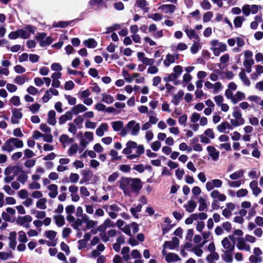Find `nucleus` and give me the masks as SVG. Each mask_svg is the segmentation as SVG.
<instances>
[{
	"label": "nucleus",
	"instance_id": "1",
	"mask_svg": "<svg viewBox=\"0 0 263 263\" xmlns=\"http://www.w3.org/2000/svg\"><path fill=\"white\" fill-rule=\"evenodd\" d=\"M119 183L120 189L126 195H129L132 192H138L142 187L141 180L138 178L122 177Z\"/></svg>",
	"mask_w": 263,
	"mask_h": 263
},
{
	"label": "nucleus",
	"instance_id": "2",
	"mask_svg": "<svg viewBox=\"0 0 263 263\" xmlns=\"http://www.w3.org/2000/svg\"><path fill=\"white\" fill-rule=\"evenodd\" d=\"M144 153V146L141 144L138 145L133 141H128L126 143V147L122 151V153L126 155V158L129 160L138 159Z\"/></svg>",
	"mask_w": 263,
	"mask_h": 263
},
{
	"label": "nucleus",
	"instance_id": "3",
	"mask_svg": "<svg viewBox=\"0 0 263 263\" xmlns=\"http://www.w3.org/2000/svg\"><path fill=\"white\" fill-rule=\"evenodd\" d=\"M210 50L213 52L214 55L218 57L221 52H225L227 50V45L220 42L217 39H214L210 41Z\"/></svg>",
	"mask_w": 263,
	"mask_h": 263
},
{
	"label": "nucleus",
	"instance_id": "4",
	"mask_svg": "<svg viewBox=\"0 0 263 263\" xmlns=\"http://www.w3.org/2000/svg\"><path fill=\"white\" fill-rule=\"evenodd\" d=\"M232 116L234 119L230 120V123L234 127H237L245 123V119L242 117V114L238 107H234Z\"/></svg>",
	"mask_w": 263,
	"mask_h": 263
},
{
	"label": "nucleus",
	"instance_id": "5",
	"mask_svg": "<svg viewBox=\"0 0 263 263\" xmlns=\"http://www.w3.org/2000/svg\"><path fill=\"white\" fill-rule=\"evenodd\" d=\"M103 208L107 212L109 216L112 219H116L118 216V213L121 211L120 208L116 204H105Z\"/></svg>",
	"mask_w": 263,
	"mask_h": 263
},
{
	"label": "nucleus",
	"instance_id": "6",
	"mask_svg": "<svg viewBox=\"0 0 263 263\" xmlns=\"http://www.w3.org/2000/svg\"><path fill=\"white\" fill-rule=\"evenodd\" d=\"M35 31V28L31 26L17 30V37H20L23 39H27L31 33L34 34Z\"/></svg>",
	"mask_w": 263,
	"mask_h": 263
},
{
	"label": "nucleus",
	"instance_id": "7",
	"mask_svg": "<svg viewBox=\"0 0 263 263\" xmlns=\"http://www.w3.org/2000/svg\"><path fill=\"white\" fill-rule=\"evenodd\" d=\"M126 127L130 132L132 136H137L140 130V125L135 120H132L128 122L126 125Z\"/></svg>",
	"mask_w": 263,
	"mask_h": 263
},
{
	"label": "nucleus",
	"instance_id": "8",
	"mask_svg": "<svg viewBox=\"0 0 263 263\" xmlns=\"http://www.w3.org/2000/svg\"><path fill=\"white\" fill-rule=\"evenodd\" d=\"M6 212H3L2 218L6 221L14 222L15 220V210L12 208H7Z\"/></svg>",
	"mask_w": 263,
	"mask_h": 263
},
{
	"label": "nucleus",
	"instance_id": "9",
	"mask_svg": "<svg viewBox=\"0 0 263 263\" xmlns=\"http://www.w3.org/2000/svg\"><path fill=\"white\" fill-rule=\"evenodd\" d=\"M93 140V134L90 132H85L80 139V144L83 148L86 147Z\"/></svg>",
	"mask_w": 263,
	"mask_h": 263
},
{
	"label": "nucleus",
	"instance_id": "10",
	"mask_svg": "<svg viewBox=\"0 0 263 263\" xmlns=\"http://www.w3.org/2000/svg\"><path fill=\"white\" fill-rule=\"evenodd\" d=\"M6 177L5 180L6 182H9L14 179L16 175V167L15 166H8L5 171Z\"/></svg>",
	"mask_w": 263,
	"mask_h": 263
},
{
	"label": "nucleus",
	"instance_id": "11",
	"mask_svg": "<svg viewBox=\"0 0 263 263\" xmlns=\"http://www.w3.org/2000/svg\"><path fill=\"white\" fill-rule=\"evenodd\" d=\"M234 238L233 235H230L228 237H224L221 241V245L224 249V251H233L235 249L234 243H232L230 239L232 240Z\"/></svg>",
	"mask_w": 263,
	"mask_h": 263
},
{
	"label": "nucleus",
	"instance_id": "12",
	"mask_svg": "<svg viewBox=\"0 0 263 263\" xmlns=\"http://www.w3.org/2000/svg\"><path fill=\"white\" fill-rule=\"evenodd\" d=\"M206 150L210 157L213 161H216L219 157V152L217 151L215 147L212 145L208 146Z\"/></svg>",
	"mask_w": 263,
	"mask_h": 263
},
{
	"label": "nucleus",
	"instance_id": "13",
	"mask_svg": "<svg viewBox=\"0 0 263 263\" xmlns=\"http://www.w3.org/2000/svg\"><path fill=\"white\" fill-rule=\"evenodd\" d=\"M31 221L32 217L30 215L17 217V224L22 226L25 228H29Z\"/></svg>",
	"mask_w": 263,
	"mask_h": 263
},
{
	"label": "nucleus",
	"instance_id": "14",
	"mask_svg": "<svg viewBox=\"0 0 263 263\" xmlns=\"http://www.w3.org/2000/svg\"><path fill=\"white\" fill-rule=\"evenodd\" d=\"M36 39L40 42L41 46H45L49 45L52 42L50 37H46V34L44 33H40L36 37Z\"/></svg>",
	"mask_w": 263,
	"mask_h": 263
},
{
	"label": "nucleus",
	"instance_id": "15",
	"mask_svg": "<svg viewBox=\"0 0 263 263\" xmlns=\"http://www.w3.org/2000/svg\"><path fill=\"white\" fill-rule=\"evenodd\" d=\"M16 147V139L10 138L3 146V150L10 152Z\"/></svg>",
	"mask_w": 263,
	"mask_h": 263
},
{
	"label": "nucleus",
	"instance_id": "16",
	"mask_svg": "<svg viewBox=\"0 0 263 263\" xmlns=\"http://www.w3.org/2000/svg\"><path fill=\"white\" fill-rule=\"evenodd\" d=\"M179 245V240L177 237H173L171 241H165L163 245L164 249L168 248L174 250L178 247Z\"/></svg>",
	"mask_w": 263,
	"mask_h": 263
},
{
	"label": "nucleus",
	"instance_id": "17",
	"mask_svg": "<svg viewBox=\"0 0 263 263\" xmlns=\"http://www.w3.org/2000/svg\"><path fill=\"white\" fill-rule=\"evenodd\" d=\"M179 59V54H172L168 53L163 61V64L166 67H169L174 63L176 60Z\"/></svg>",
	"mask_w": 263,
	"mask_h": 263
},
{
	"label": "nucleus",
	"instance_id": "18",
	"mask_svg": "<svg viewBox=\"0 0 263 263\" xmlns=\"http://www.w3.org/2000/svg\"><path fill=\"white\" fill-rule=\"evenodd\" d=\"M210 196L214 200H217V201H224L227 199L226 196L220 193L217 190H213L210 194Z\"/></svg>",
	"mask_w": 263,
	"mask_h": 263
},
{
	"label": "nucleus",
	"instance_id": "19",
	"mask_svg": "<svg viewBox=\"0 0 263 263\" xmlns=\"http://www.w3.org/2000/svg\"><path fill=\"white\" fill-rule=\"evenodd\" d=\"M249 187L255 197H257L262 192L261 189L258 186V182L256 180L251 181L249 184Z\"/></svg>",
	"mask_w": 263,
	"mask_h": 263
},
{
	"label": "nucleus",
	"instance_id": "20",
	"mask_svg": "<svg viewBox=\"0 0 263 263\" xmlns=\"http://www.w3.org/2000/svg\"><path fill=\"white\" fill-rule=\"evenodd\" d=\"M253 53L250 50H246L244 52V61L243 63V65H253L254 63V60L252 59Z\"/></svg>",
	"mask_w": 263,
	"mask_h": 263
},
{
	"label": "nucleus",
	"instance_id": "21",
	"mask_svg": "<svg viewBox=\"0 0 263 263\" xmlns=\"http://www.w3.org/2000/svg\"><path fill=\"white\" fill-rule=\"evenodd\" d=\"M49 191L48 196L51 198H55L58 194V186L55 184H51L47 187Z\"/></svg>",
	"mask_w": 263,
	"mask_h": 263
},
{
	"label": "nucleus",
	"instance_id": "22",
	"mask_svg": "<svg viewBox=\"0 0 263 263\" xmlns=\"http://www.w3.org/2000/svg\"><path fill=\"white\" fill-rule=\"evenodd\" d=\"M87 110V108L82 104H79L74 105L70 111L72 115L74 114L75 115H78L79 114L85 112Z\"/></svg>",
	"mask_w": 263,
	"mask_h": 263
},
{
	"label": "nucleus",
	"instance_id": "23",
	"mask_svg": "<svg viewBox=\"0 0 263 263\" xmlns=\"http://www.w3.org/2000/svg\"><path fill=\"white\" fill-rule=\"evenodd\" d=\"M236 247L239 250H245L248 252L250 251L251 247L250 245L247 244L242 238L238 239Z\"/></svg>",
	"mask_w": 263,
	"mask_h": 263
},
{
	"label": "nucleus",
	"instance_id": "24",
	"mask_svg": "<svg viewBox=\"0 0 263 263\" xmlns=\"http://www.w3.org/2000/svg\"><path fill=\"white\" fill-rule=\"evenodd\" d=\"M231 124H230L229 122L227 121L222 122L219 125H217L216 128L217 130L220 132V133H228V132H226V129L229 130H232V127Z\"/></svg>",
	"mask_w": 263,
	"mask_h": 263
},
{
	"label": "nucleus",
	"instance_id": "25",
	"mask_svg": "<svg viewBox=\"0 0 263 263\" xmlns=\"http://www.w3.org/2000/svg\"><path fill=\"white\" fill-rule=\"evenodd\" d=\"M59 141L63 146L65 147L69 144L72 143L73 140L72 138H70L67 135L62 134L59 138Z\"/></svg>",
	"mask_w": 263,
	"mask_h": 263
},
{
	"label": "nucleus",
	"instance_id": "26",
	"mask_svg": "<svg viewBox=\"0 0 263 263\" xmlns=\"http://www.w3.org/2000/svg\"><path fill=\"white\" fill-rule=\"evenodd\" d=\"M108 125L107 123H102L101 125L97 128L96 130V134L98 137H102L104 133L108 132Z\"/></svg>",
	"mask_w": 263,
	"mask_h": 263
},
{
	"label": "nucleus",
	"instance_id": "27",
	"mask_svg": "<svg viewBox=\"0 0 263 263\" xmlns=\"http://www.w3.org/2000/svg\"><path fill=\"white\" fill-rule=\"evenodd\" d=\"M158 9L165 13H173L176 9V6L174 5H162L158 8Z\"/></svg>",
	"mask_w": 263,
	"mask_h": 263
},
{
	"label": "nucleus",
	"instance_id": "28",
	"mask_svg": "<svg viewBox=\"0 0 263 263\" xmlns=\"http://www.w3.org/2000/svg\"><path fill=\"white\" fill-rule=\"evenodd\" d=\"M72 113L68 111L64 115H62L59 119V123L60 125L65 124L67 121L71 120L72 119Z\"/></svg>",
	"mask_w": 263,
	"mask_h": 263
},
{
	"label": "nucleus",
	"instance_id": "29",
	"mask_svg": "<svg viewBox=\"0 0 263 263\" xmlns=\"http://www.w3.org/2000/svg\"><path fill=\"white\" fill-rule=\"evenodd\" d=\"M202 44L200 42V39L197 40V41H193L192 45L190 48L191 52L192 54H195L201 49Z\"/></svg>",
	"mask_w": 263,
	"mask_h": 263
},
{
	"label": "nucleus",
	"instance_id": "30",
	"mask_svg": "<svg viewBox=\"0 0 263 263\" xmlns=\"http://www.w3.org/2000/svg\"><path fill=\"white\" fill-rule=\"evenodd\" d=\"M135 5L143 10L144 12H147L149 11V8L147 7L148 3L146 0H137Z\"/></svg>",
	"mask_w": 263,
	"mask_h": 263
},
{
	"label": "nucleus",
	"instance_id": "31",
	"mask_svg": "<svg viewBox=\"0 0 263 263\" xmlns=\"http://www.w3.org/2000/svg\"><path fill=\"white\" fill-rule=\"evenodd\" d=\"M47 116V122L51 125H55L57 123L55 112L53 110H51L48 112Z\"/></svg>",
	"mask_w": 263,
	"mask_h": 263
},
{
	"label": "nucleus",
	"instance_id": "32",
	"mask_svg": "<svg viewBox=\"0 0 263 263\" xmlns=\"http://www.w3.org/2000/svg\"><path fill=\"white\" fill-rule=\"evenodd\" d=\"M165 260L167 262H171L180 261L181 259L177 254L174 253H168L166 256Z\"/></svg>",
	"mask_w": 263,
	"mask_h": 263
},
{
	"label": "nucleus",
	"instance_id": "33",
	"mask_svg": "<svg viewBox=\"0 0 263 263\" xmlns=\"http://www.w3.org/2000/svg\"><path fill=\"white\" fill-rule=\"evenodd\" d=\"M196 203L194 200H189L186 204L184 205V208L186 211L189 213L193 212L196 207Z\"/></svg>",
	"mask_w": 263,
	"mask_h": 263
},
{
	"label": "nucleus",
	"instance_id": "34",
	"mask_svg": "<svg viewBox=\"0 0 263 263\" xmlns=\"http://www.w3.org/2000/svg\"><path fill=\"white\" fill-rule=\"evenodd\" d=\"M53 219L55 224L58 227H62L65 223V218L64 216L61 215H54L53 216Z\"/></svg>",
	"mask_w": 263,
	"mask_h": 263
},
{
	"label": "nucleus",
	"instance_id": "35",
	"mask_svg": "<svg viewBox=\"0 0 263 263\" xmlns=\"http://www.w3.org/2000/svg\"><path fill=\"white\" fill-rule=\"evenodd\" d=\"M184 31L186 33L187 37L190 39H195L197 40L199 39V37L198 35L196 33V32L194 30H193L190 28H189V27H186V28L184 29Z\"/></svg>",
	"mask_w": 263,
	"mask_h": 263
},
{
	"label": "nucleus",
	"instance_id": "36",
	"mask_svg": "<svg viewBox=\"0 0 263 263\" xmlns=\"http://www.w3.org/2000/svg\"><path fill=\"white\" fill-rule=\"evenodd\" d=\"M245 99V95L241 91H237L234 95L232 100V103L236 104L238 102L243 100Z\"/></svg>",
	"mask_w": 263,
	"mask_h": 263
},
{
	"label": "nucleus",
	"instance_id": "37",
	"mask_svg": "<svg viewBox=\"0 0 263 263\" xmlns=\"http://www.w3.org/2000/svg\"><path fill=\"white\" fill-rule=\"evenodd\" d=\"M224 254L222 255L223 260L227 263H231L233 260L232 252L230 251H222Z\"/></svg>",
	"mask_w": 263,
	"mask_h": 263
},
{
	"label": "nucleus",
	"instance_id": "38",
	"mask_svg": "<svg viewBox=\"0 0 263 263\" xmlns=\"http://www.w3.org/2000/svg\"><path fill=\"white\" fill-rule=\"evenodd\" d=\"M184 95L182 90H179L176 95H175L172 100V102L175 105H177Z\"/></svg>",
	"mask_w": 263,
	"mask_h": 263
},
{
	"label": "nucleus",
	"instance_id": "39",
	"mask_svg": "<svg viewBox=\"0 0 263 263\" xmlns=\"http://www.w3.org/2000/svg\"><path fill=\"white\" fill-rule=\"evenodd\" d=\"M111 125L115 132H119L123 127L124 123L122 121H115L111 122Z\"/></svg>",
	"mask_w": 263,
	"mask_h": 263
},
{
	"label": "nucleus",
	"instance_id": "40",
	"mask_svg": "<svg viewBox=\"0 0 263 263\" xmlns=\"http://www.w3.org/2000/svg\"><path fill=\"white\" fill-rule=\"evenodd\" d=\"M83 177L81 179L80 183L83 184L85 182L88 181L92 176V173L89 170H85L83 172Z\"/></svg>",
	"mask_w": 263,
	"mask_h": 263
},
{
	"label": "nucleus",
	"instance_id": "41",
	"mask_svg": "<svg viewBox=\"0 0 263 263\" xmlns=\"http://www.w3.org/2000/svg\"><path fill=\"white\" fill-rule=\"evenodd\" d=\"M47 200L45 198L39 199L36 203V207L41 210H45L47 208Z\"/></svg>",
	"mask_w": 263,
	"mask_h": 263
},
{
	"label": "nucleus",
	"instance_id": "42",
	"mask_svg": "<svg viewBox=\"0 0 263 263\" xmlns=\"http://www.w3.org/2000/svg\"><path fill=\"white\" fill-rule=\"evenodd\" d=\"M244 173V170H240L231 174L229 177L231 179L233 180H236L241 178L243 176Z\"/></svg>",
	"mask_w": 263,
	"mask_h": 263
},
{
	"label": "nucleus",
	"instance_id": "43",
	"mask_svg": "<svg viewBox=\"0 0 263 263\" xmlns=\"http://www.w3.org/2000/svg\"><path fill=\"white\" fill-rule=\"evenodd\" d=\"M198 202H199V207H198V210L199 211H203L208 207V203L206 202V199L202 197H200L198 198Z\"/></svg>",
	"mask_w": 263,
	"mask_h": 263
},
{
	"label": "nucleus",
	"instance_id": "44",
	"mask_svg": "<svg viewBox=\"0 0 263 263\" xmlns=\"http://www.w3.org/2000/svg\"><path fill=\"white\" fill-rule=\"evenodd\" d=\"M239 77L245 85L247 86H249L250 85V81L247 77L245 71L243 70H242L239 73Z\"/></svg>",
	"mask_w": 263,
	"mask_h": 263
},
{
	"label": "nucleus",
	"instance_id": "45",
	"mask_svg": "<svg viewBox=\"0 0 263 263\" xmlns=\"http://www.w3.org/2000/svg\"><path fill=\"white\" fill-rule=\"evenodd\" d=\"M102 101L106 104H111L114 101V97L110 95H108L104 93L102 94Z\"/></svg>",
	"mask_w": 263,
	"mask_h": 263
},
{
	"label": "nucleus",
	"instance_id": "46",
	"mask_svg": "<svg viewBox=\"0 0 263 263\" xmlns=\"http://www.w3.org/2000/svg\"><path fill=\"white\" fill-rule=\"evenodd\" d=\"M83 44L85 46L91 48H95L97 45V42L92 39H89L87 40H85L83 42Z\"/></svg>",
	"mask_w": 263,
	"mask_h": 263
},
{
	"label": "nucleus",
	"instance_id": "47",
	"mask_svg": "<svg viewBox=\"0 0 263 263\" xmlns=\"http://www.w3.org/2000/svg\"><path fill=\"white\" fill-rule=\"evenodd\" d=\"M245 18L243 16H239L236 17L234 20V24L236 28H240L241 27L243 22Z\"/></svg>",
	"mask_w": 263,
	"mask_h": 263
},
{
	"label": "nucleus",
	"instance_id": "48",
	"mask_svg": "<svg viewBox=\"0 0 263 263\" xmlns=\"http://www.w3.org/2000/svg\"><path fill=\"white\" fill-rule=\"evenodd\" d=\"M187 48L188 46L187 44L182 42H180L176 45V46L174 47L173 50L176 51H182L187 49Z\"/></svg>",
	"mask_w": 263,
	"mask_h": 263
},
{
	"label": "nucleus",
	"instance_id": "49",
	"mask_svg": "<svg viewBox=\"0 0 263 263\" xmlns=\"http://www.w3.org/2000/svg\"><path fill=\"white\" fill-rule=\"evenodd\" d=\"M219 258V255L217 252H212L207 255L206 259L208 261H214L217 260Z\"/></svg>",
	"mask_w": 263,
	"mask_h": 263
},
{
	"label": "nucleus",
	"instance_id": "50",
	"mask_svg": "<svg viewBox=\"0 0 263 263\" xmlns=\"http://www.w3.org/2000/svg\"><path fill=\"white\" fill-rule=\"evenodd\" d=\"M79 146L76 143L72 144L70 146L68 150V154L69 156H72L76 154L78 151Z\"/></svg>",
	"mask_w": 263,
	"mask_h": 263
},
{
	"label": "nucleus",
	"instance_id": "51",
	"mask_svg": "<svg viewBox=\"0 0 263 263\" xmlns=\"http://www.w3.org/2000/svg\"><path fill=\"white\" fill-rule=\"evenodd\" d=\"M32 214L35 215V217L37 219H43L46 217V213L43 211H32Z\"/></svg>",
	"mask_w": 263,
	"mask_h": 263
},
{
	"label": "nucleus",
	"instance_id": "52",
	"mask_svg": "<svg viewBox=\"0 0 263 263\" xmlns=\"http://www.w3.org/2000/svg\"><path fill=\"white\" fill-rule=\"evenodd\" d=\"M57 232L53 230H48L45 232V235L50 240L54 239L57 236Z\"/></svg>",
	"mask_w": 263,
	"mask_h": 263
},
{
	"label": "nucleus",
	"instance_id": "53",
	"mask_svg": "<svg viewBox=\"0 0 263 263\" xmlns=\"http://www.w3.org/2000/svg\"><path fill=\"white\" fill-rule=\"evenodd\" d=\"M119 177V173L117 172H114L108 178V181L110 183H114Z\"/></svg>",
	"mask_w": 263,
	"mask_h": 263
},
{
	"label": "nucleus",
	"instance_id": "54",
	"mask_svg": "<svg viewBox=\"0 0 263 263\" xmlns=\"http://www.w3.org/2000/svg\"><path fill=\"white\" fill-rule=\"evenodd\" d=\"M109 155L111 156L112 160L114 161L119 160L122 158V156H118V153L114 149L110 151Z\"/></svg>",
	"mask_w": 263,
	"mask_h": 263
},
{
	"label": "nucleus",
	"instance_id": "55",
	"mask_svg": "<svg viewBox=\"0 0 263 263\" xmlns=\"http://www.w3.org/2000/svg\"><path fill=\"white\" fill-rule=\"evenodd\" d=\"M79 178L80 176L78 174L72 173L69 175V181L71 183H76L78 181Z\"/></svg>",
	"mask_w": 263,
	"mask_h": 263
},
{
	"label": "nucleus",
	"instance_id": "56",
	"mask_svg": "<svg viewBox=\"0 0 263 263\" xmlns=\"http://www.w3.org/2000/svg\"><path fill=\"white\" fill-rule=\"evenodd\" d=\"M82 219H76L73 223L71 224L72 228L75 230H79L82 225Z\"/></svg>",
	"mask_w": 263,
	"mask_h": 263
},
{
	"label": "nucleus",
	"instance_id": "57",
	"mask_svg": "<svg viewBox=\"0 0 263 263\" xmlns=\"http://www.w3.org/2000/svg\"><path fill=\"white\" fill-rule=\"evenodd\" d=\"M249 260L251 263H260L262 261V257L252 255L249 257Z\"/></svg>",
	"mask_w": 263,
	"mask_h": 263
},
{
	"label": "nucleus",
	"instance_id": "58",
	"mask_svg": "<svg viewBox=\"0 0 263 263\" xmlns=\"http://www.w3.org/2000/svg\"><path fill=\"white\" fill-rule=\"evenodd\" d=\"M200 118V115L197 112H193L192 115L190 116V119L191 123H196V122L199 120Z\"/></svg>",
	"mask_w": 263,
	"mask_h": 263
},
{
	"label": "nucleus",
	"instance_id": "59",
	"mask_svg": "<svg viewBox=\"0 0 263 263\" xmlns=\"http://www.w3.org/2000/svg\"><path fill=\"white\" fill-rule=\"evenodd\" d=\"M182 67L180 65L175 66L173 68V73L178 77H180L182 72Z\"/></svg>",
	"mask_w": 263,
	"mask_h": 263
},
{
	"label": "nucleus",
	"instance_id": "60",
	"mask_svg": "<svg viewBox=\"0 0 263 263\" xmlns=\"http://www.w3.org/2000/svg\"><path fill=\"white\" fill-rule=\"evenodd\" d=\"M214 101L215 102L216 105L219 106L220 104L223 103L224 98L222 96L217 95L214 97Z\"/></svg>",
	"mask_w": 263,
	"mask_h": 263
},
{
	"label": "nucleus",
	"instance_id": "61",
	"mask_svg": "<svg viewBox=\"0 0 263 263\" xmlns=\"http://www.w3.org/2000/svg\"><path fill=\"white\" fill-rule=\"evenodd\" d=\"M228 185L231 187H238L241 185V180H236V181L228 180Z\"/></svg>",
	"mask_w": 263,
	"mask_h": 263
},
{
	"label": "nucleus",
	"instance_id": "62",
	"mask_svg": "<svg viewBox=\"0 0 263 263\" xmlns=\"http://www.w3.org/2000/svg\"><path fill=\"white\" fill-rule=\"evenodd\" d=\"M205 136L210 138L211 139H213L215 138V134L214 133L213 130L211 128H208L204 132V135Z\"/></svg>",
	"mask_w": 263,
	"mask_h": 263
},
{
	"label": "nucleus",
	"instance_id": "63",
	"mask_svg": "<svg viewBox=\"0 0 263 263\" xmlns=\"http://www.w3.org/2000/svg\"><path fill=\"white\" fill-rule=\"evenodd\" d=\"M192 251L198 257L201 256L203 252L200 246L194 247L192 249Z\"/></svg>",
	"mask_w": 263,
	"mask_h": 263
},
{
	"label": "nucleus",
	"instance_id": "64",
	"mask_svg": "<svg viewBox=\"0 0 263 263\" xmlns=\"http://www.w3.org/2000/svg\"><path fill=\"white\" fill-rule=\"evenodd\" d=\"M148 17V18H151L155 21H159L162 19V15L158 13H153L151 15H149Z\"/></svg>",
	"mask_w": 263,
	"mask_h": 263
}]
</instances>
